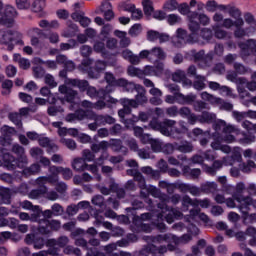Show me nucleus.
Segmentation results:
<instances>
[{
	"instance_id": "nucleus-47",
	"label": "nucleus",
	"mask_w": 256,
	"mask_h": 256,
	"mask_svg": "<svg viewBox=\"0 0 256 256\" xmlns=\"http://www.w3.org/2000/svg\"><path fill=\"white\" fill-rule=\"evenodd\" d=\"M176 11H178L180 13V15H188V17L191 15V10L189 8V4L187 3H178V8L176 9Z\"/></svg>"
},
{
	"instance_id": "nucleus-21",
	"label": "nucleus",
	"mask_w": 256,
	"mask_h": 256,
	"mask_svg": "<svg viewBox=\"0 0 256 256\" xmlns=\"http://www.w3.org/2000/svg\"><path fill=\"white\" fill-rule=\"evenodd\" d=\"M134 178H135V181H138L140 189L142 190L146 189L147 193H150V195L157 197V194L159 193L157 188L153 186L147 187L145 185V178H143V176L140 173L135 174Z\"/></svg>"
},
{
	"instance_id": "nucleus-29",
	"label": "nucleus",
	"mask_w": 256,
	"mask_h": 256,
	"mask_svg": "<svg viewBox=\"0 0 256 256\" xmlns=\"http://www.w3.org/2000/svg\"><path fill=\"white\" fill-rule=\"evenodd\" d=\"M38 142H39V145H41V147H47L48 153L57 151L58 149L57 145H55L53 142H51V140H49V138L45 136H40V138H38Z\"/></svg>"
},
{
	"instance_id": "nucleus-5",
	"label": "nucleus",
	"mask_w": 256,
	"mask_h": 256,
	"mask_svg": "<svg viewBox=\"0 0 256 256\" xmlns=\"http://www.w3.org/2000/svg\"><path fill=\"white\" fill-rule=\"evenodd\" d=\"M70 85L73 87H78L80 91H87V95L90 96L91 99L99 97V99H104V101H107V103H117V100L107 95L105 90H100L97 92L95 87L89 86V83L85 80H70Z\"/></svg>"
},
{
	"instance_id": "nucleus-6",
	"label": "nucleus",
	"mask_w": 256,
	"mask_h": 256,
	"mask_svg": "<svg viewBox=\"0 0 256 256\" xmlns=\"http://www.w3.org/2000/svg\"><path fill=\"white\" fill-rule=\"evenodd\" d=\"M109 147H112L113 151H119L121 149V140L112 139L110 142L102 141L99 144H93L91 146L93 153L102 151L101 157L96 161L97 165H103L106 159H109V154L107 153Z\"/></svg>"
},
{
	"instance_id": "nucleus-10",
	"label": "nucleus",
	"mask_w": 256,
	"mask_h": 256,
	"mask_svg": "<svg viewBox=\"0 0 256 256\" xmlns=\"http://www.w3.org/2000/svg\"><path fill=\"white\" fill-rule=\"evenodd\" d=\"M189 29L192 32V35H195L199 31V22L201 25H209L210 19L205 14H198L197 12H192L188 16Z\"/></svg>"
},
{
	"instance_id": "nucleus-58",
	"label": "nucleus",
	"mask_w": 256,
	"mask_h": 256,
	"mask_svg": "<svg viewBox=\"0 0 256 256\" xmlns=\"http://www.w3.org/2000/svg\"><path fill=\"white\" fill-rule=\"evenodd\" d=\"M152 17L157 21H165L167 19V13L163 10H156L152 13Z\"/></svg>"
},
{
	"instance_id": "nucleus-33",
	"label": "nucleus",
	"mask_w": 256,
	"mask_h": 256,
	"mask_svg": "<svg viewBox=\"0 0 256 256\" xmlns=\"http://www.w3.org/2000/svg\"><path fill=\"white\" fill-rule=\"evenodd\" d=\"M162 9L168 13H173V11H177V9H179V2H177V0H166Z\"/></svg>"
},
{
	"instance_id": "nucleus-19",
	"label": "nucleus",
	"mask_w": 256,
	"mask_h": 256,
	"mask_svg": "<svg viewBox=\"0 0 256 256\" xmlns=\"http://www.w3.org/2000/svg\"><path fill=\"white\" fill-rule=\"evenodd\" d=\"M30 195L31 197H33V199H37V197H41V195H43L44 197H46V199H49L50 201H55L59 197V195H57V192H47V188H42L41 190H33Z\"/></svg>"
},
{
	"instance_id": "nucleus-49",
	"label": "nucleus",
	"mask_w": 256,
	"mask_h": 256,
	"mask_svg": "<svg viewBox=\"0 0 256 256\" xmlns=\"http://www.w3.org/2000/svg\"><path fill=\"white\" fill-rule=\"evenodd\" d=\"M143 31V27L141 24H134L130 30H129V36L130 37H137L138 35H141V32Z\"/></svg>"
},
{
	"instance_id": "nucleus-38",
	"label": "nucleus",
	"mask_w": 256,
	"mask_h": 256,
	"mask_svg": "<svg viewBox=\"0 0 256 256\" xmlns=\"http://www.w3.org/2000/svg\"><path fill=\"white\" fill-rule=\"evenodd\" d=\"M241 152L239 148H234V153L231 157L230 162H227V160H224V165H235L236 163H241Z\"/></svg>"
},
{
	"instance_id": "nucleus-53",
	"label": "nucleus",
	"mask_w": 256,
	"mask_h": 256,
	"mask_svg": "<svg viewBox=\"0 0 256 256\" xmlns=\"http://www.w3.org/2000/svg\"><path fill=\"white\" fill-rule=\"evenodd\" d=\"M38 217H41V215H37V213H33L31 216L25 212L19 214V219H21V221H37Z\"/></svg>"
},
{
	"instance_id": "nucleus-9",
	"label": "nucleus",
	"mask_w": 256,
	"mask_h": 256,
	"mask_svg": "<svg viewBox=\"0 0 256 256\" xmlns=\"http://www.w3.org/2000/svg\"><path fill=\"white\" fill-rule=\"evenodd\" d=\"M17 17V10L11 5L3 7V2L0 1V25L5 27H13Z\"/></svg>"
},
{
	"instance_id": "nucleus-11",
	"label": "nucleus",
	"mask_w": 256,
	"mask_h": 256,
	"mask_svg": "<svg viewBox=\"0 0 256 256\" xmlns=\"http://www.w3.org/2000/svg\"><path fill=\"white\" fill-rule=\"evenodd\" d=\"M173 125H175V121L173 120H165L161 124V123H158L156 119H153L150 122L149 127H151V129H154V131H160L162 135L169 137V135L173 133Z\"/></svg>"
},
{
	"instance_id": "nucleus-31",
	"label": "nucleus",
	"mask_w": 256,
	"mask_h": 256,
	"mask_svg": "<svg viewBox=\"0 0 256 256\" xmlns=\"http://www.w3.org/2000/svg\"><path fill=\"white\" fill-rule=\"evenodd\" d=\"M169 91L170 93H174V96L167 95L165 98V102L173 105V103L177 102V95H181V93H179V87L176 85L169 86Z\"/></svg>"
},
{
	"instance_id": "nucleus-62",
	"label": "nucleus",
	"mask_w": 256,
	"mask_h": 256,
	"mask_svg": "<svg viewBox=\"0 0 256 256\" xmlns=\"http://www.w3.org/2000/svg\"><path fill=\"white\" fill-rule=\"evenodd\" d=\"M161 33H159L158 31H155V30H150L147 32V39L148 41H157L159 40V36H160Z\"/></svg>"
},
{
	"instance_id": "nucleus-2",
	"label": "nucleus",
	"mask_w": 256,
	"mask_h": 256,
	"mask_svg": "<svg viewBox=\"0 0 256 256\" xmlns=\"http://www.w3.org/2000/svg\"><path fill=\"white\" fill-rule=\"evenodd\" d=\"M214 127L215 131H223L225 136L223 139L215 136L214 142L211 144L212 149L220 150L222 153H231V147L222 145L221 141H225L226 143H233L235 141V136H233L231 133L237 135V129H235V127L232 125H227V123H225L223 120L217 121Z\"/></svg>"
},
{
	"instance_id": "nucleus-52",
	"label": "nucleus",
	"mask_w": 256,
	"mask_h": 256,
	"mask_svg": "<svg viewBox=\"0 0 256 256\" xmlns=\"http://www.w3.org/2000/svg\"><path fill=\"white\" fill-rule=\"evenodd\" d=\"M77 33V25L71 24L68 28L62 33V37H74Z\"/></svg>"
},
{
	"instance_id": "nucleus-50",
	"label": "nucleus",
	"mask_w": 256,
	"mask_h": 256,
	"mask_svg": "<svg viewBox=\"0 0 256 256\" xmlns=\"http://www.w3.org/2000/svg\"><path fill=\"white\" fill-rule=\"evenodd\" d=\"M0 195H1L2 203H5V204L11 203V190H9L8 188H4L1 190Z\"/></svg>"
},
{
	"instance_id": "nucleus-1",
	"label": "nucleus",
	"mask_w": 256,
	"mask_h": 256,
	"mask_svg": "<svg viewBox=\"0 0 256 256\" xmlns=\"http://www.w3.org/2000/svg\"><path fill=\"white\" fill-rule=\"evenodd\" d=\"M119 87H123L127 91H137L138 95L136 96V100H131L124 98L121 100V103L124 109L119 110L118 115L120 119H123L125 115H129L131 113V107L134 109L139 107V105H143V103H147V96H145V88L141 85H136L133 82H127V80L121 78L119 79Z\"/></svg>"
},
{
	"instance_id": "nucleus-36",
	"label": "nucleus",
	"mask_w": 256,
	"mask_h": 256,
	"mask_svg": "<svg viewBox=\"0 0 256 256\" xmlns=\"http://www.w3.org/2000/svg\"><path fill=\"white\" fill-rule=\"evenodd\" d=\"M179 114L182 116V117H187L189 123L191 125H194V123L197 122V117H195V115L191 114V110H189V108L187 107H184L182 108L180 111H179Z\"/></svg>"
},
{
	"instance_id": "nucleus-16",
	"label": "nucleus",
	"mask_w": 256,
	"mask_h": 256,
	"mask_svg": "<svg viewBox=\"0 0 256 256\" xmlns=\"http://www.w3.org/2000/svg\"><path fill=\"white\" fill-rule=\"evenodd\" d=\"M158 241H165L166 243H173V245H179V243H189L191 241V235L185 234L181 238H177L175 235L166 234L158 237Z\"/></svg>"
},
{
	"instance_id": "nucleus-55",
	"label": "nucleus",
	"mask_w": 256,
	"mask_h": 256,
	"mask_svg": "<svg viewBox=\"0 0 256 256\" xmlns=\"http://www.w3.org/2000/svg\"><path fill=\"white\" fill-rule=\"evenodd\" d=\"M53 127H56L58 129V135L60 137H65L67 133H69V130L65 127H61L63 125V122H53L52 123Z\"/></svg>"
},
{
	"instance_id": "nucleus-22",
	"label": "nucleus",
	"mask_w": 256,
	"mask_h": 256,
	"mask_svg": "<svg viewBox=\"0 0 256 256\" xmlns=\"http://www.w3.org/2000/svg\"><path fill=\"white\" fill-rule=\"evenodd\" d=\"M235 199L240 203V211L244 214H247V211H249V205H253L256 208V200L253 202L251 197L243 198L242 196H237Z\"/></svg>"
},
{
	"instance_id": "nucleus-26",
	"label": "nucleus",
	"mask_w": 256,
	"mask_h": 256,
	"mask_svg": "<svg viewBox=\"0 0 256 256\" xmlns=\"http://www.w3.org/2000/svg\"><path fill=\"white\" fill-rule=\"evenodd\" d=\"M100 9L102 13H104L106 21H111V19L115 17V13H113V6L110 2H103Z\"/></svg>"
},
{
	"instance_id": "nucleus-23",
	"label": "nucleus",
	"mask_w": 256,
	"mask_h": 256,
	"mask_svg": "<svg viewBox=\"0 0 256 256\" xmlns=\"http://www.w3.org/2000/svg\"><path fill=\"white\" fill-rule=\"evenodd\" d=\"M122 121L125 124V126L127 127V129H131V127H133V125H135V123H137V121H142L143 123L149 121V114H147L145 112H140L139 118L135 117L133 120H125V117H124V118H122Z\"/></svg>"
},
{
	"instance_id": "nucleus-63",
	"label": "nucleus",
	"mask_w": 256,
	"mask_h": 256,
	"mask_svg": "<svg viewBox=\"0 0 256 256\" xmlns=\"http://www.w3.org/2000/svg\"><path fill=\"white\" fill-rule=\"evenodd\" d=\"M173 81H176V83H181L183 79H185V72L178 70L172 75Z\"/></svg>"
},
{
	"instance_id": "nucleus-13",
	"label": "nucleus",
	"mask_w": 256,
	"mask_h": 256,
	"mask_svg": "<svg viewBox=\"0 0 256 256\" xmlns=\"http://www.w3.org/2000/svg\"><path fill=\"white\" fill-rule=\"evenodd\" d=\"M201 99L208 101V103L212 105H220L221 109H225V111H231V109H233V104L224 102L221 98L215 97L207 92L201 93Z\"/></svg>"
},
{
	"instance_id": "nucleus-20",
	"label": "nucleus",
	"mask_w": 256,
	"mask_h": 256,
	"mask_svg": "<svg viewBox=\"0 0 256 256\" xmlns=\"http://www.w3.org/2000/svg\"><path fill=\"white\" fill-rule=\"evenodd\" d=\"M59 92L62 93V95H65L66 101L68 103H79V98H77V92L67 88V86H59Z\"/></svg>"
},
{
	"instance_id": "nucleus-60",
	"label": "nucleus",
	"mask_w": 256,
	"mask_h": 256,
	"mask_svg": "<svg viewBox=\"0 0 256 256\" xmlns=\"http://www.w3.org/2000/svg\"><path fill=\"white\" fill-rule=\"evenodd\" d=\"M205 245H207V242H205V240L198 241L197 246L192 247L193 255H199L201 253V249H203Z\"/></svg>"
},
{
	"instance_id": "nucleus-46",
	"label": "nucleus",
	"mask_w": 256,
	"mask_h": 256,
	"mask_svg": "<svg viewBox=\"0 0 256 256\" xmlns=\"http://www.w3.org/2000/svg\"><path fill=\"white\" fill-rule=\"evenodd\" d=\"M190 216L191 219H197V217H199V219L203 221V223H209V216H207L205 213H199V210H191Z\"/></svg>"
},
{
	"instance_id": "nucleus-25",
	"label": "nucleus",
	"mask_w": 256,
	"mask_h": 256,
	"mask_svg": "<svg viewBox=\"0 0 256 256\" xmlns=\"http://www.w3.org/2000/svg\"><path fill=\"white\" fill-rule=\"evenodd\" d=\"M105 80L108 83V86L104 90L107 95L113 91V87H119V79L115 80V77L111 73H106Z\"/></svg>"
},
{
	"instance_id": "nucleus-51",
	"label": "nucleus",
	"mask_w": 256,
	"mask_h": 256,
	"mask_svg": "<svg viewBox=\"0 0 256 256\" xmlns=\"http://www.w3.org/2000/svg\"><path fill=\"white\" fill-rule=\"evenodd\" d=\"M215 114H211L209 112L202 113V116L199 118L201 123H211V121H215Z\"/></svg>"
},
{
	"instance_id": "nucleus-42",
	"label": "nucleus",
	"mask_w": 256,
	"mask_h": 256,
	"mask_svg": "<svg viewBox=\"0 0 256 256\" xmlns=\"http://www.w3.org/2000/svg\"><path fill=\"white\" fill-rule=\"evenodd\" d=\"M87 119L96 121L98 125H105V116H96L93 111H87Z\"/></svg>"
},
{
	"instance_id": "nucleus-59",
	"label": "nucleus",
	"mask_w": 256,
	"mask_h": 256,
	"mask_svg": "<svg viewBox=\"0 0 256 256\" xmlns=\"http://www.w3.org/2000/svg\"><path fill=\"white\" fill-rule=\"evenodd\" d=\"M39 171H41L39 164H33L31 168L24 169L23 173L25 175H35V173H39Z\"/></svg>"
},
{
	"instance_id": "nucleus-28",
	"label": "nucleus",
	"mask_w": 256,
	"mask_h": 256,
	"mask_svg": "<svg viewBox=\"0 0 256 256\" xmlns=\"http://www.w3.org/2000/svg\"><path fill=\"white\" fill-rule=\"evenodd\" d=\"M197 99V96L195 94H189L187 96L183 94H177L176 95V101L177 103H180V105H191V103H195V100Z\"/></svg>"
},
{
	"instance_id": "nucleus-54",
	"label": "nucleus",
	"mask_w": 256,
	"mask_h": 256,
	"mask_svg": "<svg viewBox=\"0 0 256 256\" xmlns=\"http://www.w3.org/2000/svg\"><path fill=\"white\" fill-rule=\"evenodd\" d=\"M1 131L4 135V141H7V139H9L11 135H15L17 133L14 128H11L9 126L2 127Z\"/></svg>"
},
{
	"instance_id": "nucleus-4",
	"label": "nucleus",
	"mask_w": 256,
	"mask_h": 256,
	"mask_svg": "<svg viewBox=\"0 0 256 256\" xmlns=\"http://www.w3.org/2000/svg\"><path fill=\"white\" fill-rule=\"evenodd\" d=\"M220 9H222L223 11H228L231 17L236 18L235 22H233V20L231 19H225L222 26H224L226 29H231V27H237L238 29L235 31V37H244V35H249V32H245L244 30L239 28L243 25V19H241V12L239 11V9L231 6H220Z\"/></svg>"
},
{
	"instance_id": "nucleus-57",
	"label": "nucleus",
	"mask_w": 256,
	"mask_h": 256,
	"mask_svg": "<svg viewBox=\"0 0 256 256\" xmlns=\"http://www.w3.org/2000/svg\"><path fill=\"white\" fill-rule=\"evenodd\" d=\"M128 75H130V77H143V70H140L134 66H129Z\"/></svg>"
},
{
	"instance_id": "nucleus-17",
	"label": "nucleus",
	"mask_w": 256,
	"mask_h": 256,
	"mask_svg": "<svg viewBox=\"0 0 256 256\" xmlns=\"http://www.w3.org/2000/svg\"><path fill=\"white\" fill-rule=\"evenodd\" d=\"M50 229H53L54 231L61 229V222L57 221V220H51V221L43 220V222H41L39 232L42 233L43 235H47L49 233Z\"/></svg>"
},
{
	"instance_id": "nucleus-14",
	"label": "nucleus",
	"mask_w": 256,
	"mask_h": 256,
	"mask_svg": "<svg viewBox=\"0 0 256 256\" xmlns=\"http://www.w3.org/2000/svg\"><path fill=\"white\" fill-rule=\"evenodd\" d=\"M173 43L176 47H182L186 43H195V40L191 36H187V31L183 28H178L176 31V37L173 38Z\"/></svg>"
},
{
	"instance_id": "nucleus-12",
	"label": "nucleus",
	"mask_w": 256,
	"mask_h": 256,
	"mask_svg": "<svg viewBox=\"0 0 256 256\" xmlns=\"http://www.w3.org/2000/svg\"><path fill=\"white\" fill-rule=\"evenodd\" d=\"M159 209H161L162 213L158 215V221H163L166 219L167 223H173L175 219H179L181 217V212L175 209H169L166 204H159Z\"/></svg>"
},
{
	"instance_id": "nucleus-40",
	"label": "nucleus",
	"mask_w": 256,
	"mask_h": 256,
	"mask_svg": "<svg viewBox=\"0 0 256 256\" xmlns=\"http://www.w3.org/2000/svg\"><path fill=\"white\" fill-rule=\"evenodd\" d=\"M47 3L45 0H34L32 4V9L34 13H42L43 9H45Z\"/></svg>"
},
{
	"instance_id": "nucleus-43",
	"label": "nucleus",
	"mask_w": 256,
	"mask_h": 256,
	"mask_svg": "<svg viewBox=\"0 0 256 256\" xmlns=\"http://www.w3.org/2000/svg\"><path fill=\"white\" fill-rule=\"evenodd\" d=\"M34 64L35 65H46V67H48V69H57V63L55 61H43L41 58H35L34 59Z\"/></svg>"
},
{
	"instance_id": "nucleus-56",
	"label": "nucleus",
	"mask_w": 256,
	"mask_h": 256,
	"mask_svg": "<svg viewBox=\"0 0 256 256\" xmlns=\"http://www.w3.org/2000/svg\"><path fill=\"white\" fill-rule=\"evenodd\" d=\"M194 89L197 91H201V89H205V77L197 76L194 82Z\"/></svg>"
},
{
	"instance_id": "nucleus-32",
	"label": "nucleus",
	"mask_w": 256,
	"mask_h": 256,
	"mask_svg": "<svg viewBox=\"0 0 256 256\" xmlns=\"http://www.w3.org/2000/svg\"><path fill=\"white\" fill-rule=\"evenodd\" d=\"M82 107H84V109H98V110H101V109H105L106 105L105 104V101L103 100H99L97 103L93 104L87 100H84L82 103H81Z\"/></svg>"
},
{
	"instance_id": "nucleus-35",
	"label": "nucleus",
	"mask_w": 256,
	"mask_h": 256,
	"mask_svg": "<svg viewBox=\"0 0 256 256\" xmlns=\"http://www.w3.org/2000/svg\"><path fill=\"white\" fill-rule=\"evenodd\" d=\"M72 19L74 21H79L80 25L82 27H89L90 23H91V19H89L88 17L82 16L81 14L75 12L72 14Z\"/></svg>"
},
{
	"instance_id": "nucleus-7",
	"label": "nucleus",
	"mask_w": 256,
	"mask_h": 256,
	"mask_svg": "<svg viewBox=\"0 0 256 256\" xmlns=\"http://www.w3.org/2000/svg\"><path fill=\"white\" fill-rule=\"evenodd\" d=\"M49 171L50 173H52L53 176L38 178L37 179L38 185H45L46 183H57L58 181L57 175H59V173H62L64 179H71V177H73V172L69 168L51 166L49 168Z\"/></svg>"
},
{
	"instance_id": "nucleus-34",
	"label": "nucleus",
	"mask_w": 256,
	"mask_h": 256,
	"mask_svg": "<svg viewBox=\"0 0 256 256\" xmlns=\"http://www.w3.org/2000/svg\"><path fill=\"white\" fill-rule=\"evenodd\" d=\"M20 207H22V209H25L27 211H34V213H36V215H41V208H39V206H33V204L30 201H23L20 203Z\"/></svg>"
},
{
	"instance_id": "nucleus-8",
	"label": "nucleus",
	"mask_w": 256,
	"mask_h": 256,
	"mask_svg": "<svg viewBox=\"0 0 256 256\" xmlns=\"http://www.w3.org/2000/svg\"><path fill=\"white\" fill-rule=\"evenodd\" d=\"M0 43L8 45V51H13L15 45H24L23 35L17 31H0Z\"/></svg>"
},
{
	"instance_id": "nucleus-44",
	"label": "nucleus",
	"mask_w": 256,
	"mask_h": 256,
	"mask_svg": "<svg viewBox=\"0 0 256 256\" xmlns=\"http://www.w3.org/2000/svg\"><path fill=\"white\" fill-rule=\"evenodd\" d=\"M222 166L223 164L221 163V161H215L213 164V167L203 165V169L204 171H206V173H209V175H215V172L217 171V169H221Z\"/></svg>"
},
{
	"instance_id": "nucleus-41",
	"label": "nucleus",
	"mask_w": 256,
	"mask_h": 256,
	"mask_svg": "<svg viewBox=\"0 0 256 256\" xmlns=\"http://www.w3.org/2000/svg\"><path fill=\"white\" fill-rule=\"evenodd\" d=\"M150 57L151 59L163 60L165 59L166 55L163 49L156 47L151 50Z\"/></svg>"
},
{
	"instance_id": "nucleus-45",
	"label": "nucleus",
	"mask_w": 256,
	"mask_h": 256,
	"mask_svg": "<svg viewBox=\"0 0 256 256\" xmlns=\"http://www.w3.org/2000/svg\"><path fill=\"white\" fill-rule=\"evenodd\" d=\"M166 21L168 25H171V26L179 25L182 21V18L178 14H169L166 16Z\"/></svg>"
},
{
	"instance_id": "nucleus-27",
	"label": "nucleus",
	"mask_w": 256,
	"mask_h": 256,
	"mask_svg": "<svg viewBox=\"0 0 256 256\" xmlns=\"http://www.w3.org/2000/svg\"><path fill=\"white\" fill-rule=\"evenodd\" d=\"M83 119H87V112L83 110H78L74 114H68L66 116V121L68 123H73L74 121H83Z\"/></svg>"
},
{
	"instance_id": "nucleus-37",
	"label": "nucleus",
	"mask_w": 256,
	"mask_h": 256,
	"mask_svg": "<svg viewBox=\"0 0 256 256\" xmlns=\"http://www.w3.org/2000/svg\"><path fill=\"white\" fill-rule=\"evenodd\" d=\"M122 57L130 61L132 65L139 64V56L134 55L133 52H131V50H124L122 52Z\"/></svg>"
},
{
	"instance_id": "nucleus-24",
	"label": "nucleus",
	"mask_w": 256,
	"mask_h": 256,
	"mask_svg": "<svg viewBox=\"0 0 256 256\" xmlns=\"http://www.w3.org/2000/svg\"><path fill=\"white\" fill-rule=\"evenodd\" d=\"M143 75H156L159 76L163 73V63L158 62L156 66H146L144 71H142Z\"/></svg>"
},
{
	"instance_id": "nucleus-18",
	"label": "nucleus",
	"mask_w": 256,
	"mask_h": 256,
	"mask_svg": "<svg viewBox=\"0 0 256 256\" xmlns=\"http://www.w3.org/2000/svg\"><path fill=\"white\" fill-rule=\"evenodd\" d=\"M183 207H189V205H193L194 207H202L203 209H207L209 205H211V202L209 200H191L189 196H185L182 200Z\"/></svg>"
},
{
	"instance_id": "nucleus-15",
	"label": "nucleus",
	"mask_w": 256,
	"mask_h": 256,
	"mask_svg": "<svg viewBox=\"0 0 256 256\" xmlns=\"http://www.w3.org/2000/svg\"><path fill=\"white\" fill-rule=\"evenodd\" d=\"M73 169L75 171H90L93 175H97L96 165H87L84 158H77L72 163Z\"/></svg>"
},
{
	"instance_id": "nucleus-64",
	"label": "nucleus",
	"mask_w": 256,
	"mask_h": 256,
	"mask_svg": "<svg viewBox=\"0 0 256 256\" xmlns=\"http://www.w3.org/2000/svg\"><path fill=\"white\" fill-rule=\"evenodd\" d=\"M18 9H29L31 2L29 0H16Z\"/></svg>"
},
{
	"instance_id": "nucleus-48",
	"label": "nucleus",
	"mask_w": 256,
	"mask_h": 256,
	"mask_svg": "<svg viewBox=\"0 0 256 256\" xmlns=\"http://www.w3.org/2000/svg\"><path fill=\"white\" fill-rule=\"evenodd\" d=\"M202 191H204V193H215V191H217V184L214 182H206L202 185Z\"/></svg>"
},
{
	"instance_id": "nucleus-3",
	"label": "nucleus",
	"mask_w": 256,
	"mask_h": 256,
	"mask_svg": "<svg viewBox=\"0 0 256 256\" xmlns=\"http://www.w3.org/2000/svg\"><path fill=\"white\" fill-rule=\"evenodd\" d=\"M12 151L20 156L19 161L17 162V160L13 159V156L9 153L2 152V155L0 154V167L1 165H4V167L9 170H13L15 167H25V165H27V156H23L25 149L16 144L12 147Z\"/></svg>"
},
{
	"instance_id": "nucleus-61",
	"label": "nucleus",
	"mask_w": 256,
	"mask_h": 256,
	"mask_svg": "<svg viewBox=\"0 0 256 256\" xmlns=\"http://www.w3.org/2000/svg\"><path fill=\"white\" fill-rule=\"evenodd\" d=\"M88 207H89V202L82 201V202L78 203L77 206L68 207L67 211H68V213H71L72 209H74L75 211H79V209H87Z\"/></svg>"
},
{
	"instance_id": "nucleus-30",
	"label": "nucleus",
	"mask_w": 256,
	"mask_h": 256,
	"mask_svg": "<svg viewBox=\"0 0 256 256\" xmlns=\"http://www.w3.org/2000/svg\"><path fill=\"white\" fill-rule=\"evenodd\" d=\"M13 61L15 63H18L20 69L27 70L31 67V62L29 61V59L21 57L20 54H14Z\"/></svg>"
},
{
	"instance_id": "nucleus-39",
	"label": "nucleus",
	"mask_w": 256,
	"mask_h": 256,
	"mask_svg": "<svg viewBox=\"0 0 256 256\" xmlns=\"http://www.w3.org/2000/svg\"><path fill=\"white\" fill-rule=\"evenodd\" d=\"M143 11L147 17H151L155 8H153V1L151 0H142Z\"/></svg>"
}]
</instances>
